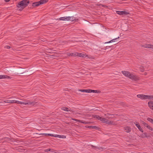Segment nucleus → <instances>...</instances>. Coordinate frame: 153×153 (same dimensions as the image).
<instances>
[{"label": "nucleus", "instance_id": "nucleus-1", "mask_svg": "<svg viewBox=\"0 0 153 153\" xmlns=\"http://www.w3.org/2000/svg\"><path fill=\"white\" fill-rule=\"evenodd\" d=\"M29 3V0H23L19 2L17 5V7L20 11H22L26 7Z\"/></svg>", "mask_w": 153, "mask_h": 153}, {"label": "nucleus", "instance_id": "nucleus-2", "mask_svg": "<svg viewBox=\"0 0 153 153\" xmlns=\"http://www.w3.org/2000/svg\"><path fill=\"white\" fill-rule=\"evenodd\" d=\"M101 121L104 123H105L108 125H114L115 123L114 122L109 121L104 118L101 117L100 120Z\"/></svg>", "mask_w": 153, "mask_h": 153}, {"label": "nucleus", "instance_id": "nucleus-3", "mask_svg": "<svg viewBox=\"0 0 153 153\" xmlns=\"http://www.w3.org/2000/svg\"><path fill=\"white\" fill-rule=\"evenodd\" d=\"M48 1V0H41L39 1L33 3L32 6L33 7H37L40 5L46 3Z\"/></svg>", "mask_w": 153, "mask_h": 153}, {"label": "nucleus", "instance_id": "nucleus-4", "mask_svg": "<svg viewBox=\"0 0 153 153\" xmlns=\"http://www.w3.org/2000/svg\"><path fill=\"white\" fill-rule=\"evenodd\" d=\"M128 78L131 80L134 81H137L140 79L139 77L138 76L131 73L130 74Z\"/></svg>", "mask_w": 153, "mask_h": 153}, {"label": "nucleus", "instance_id": "nucleus-5", "mask_svg": "<svg viewBox=\"0 0 153 153\" xmlns=\"http://www.w3.org/2000/svg\"><path fill=\"white\" fill-rule=\"evenodd\" d=\"M36 103L33 101H30L29 100H27L26 102H24V105H34Z\"/></svg>", "mask_w": 153, "mask_h": 153}, {"label": "nucleus", "instance_id": "nucleus-6", "mask_svg": "<svg viewBox=\"0 0 153 153\" xmlns=\"http://www.w3.org/2000/svg\"><path fill=\"white\" fill-rule=\"evenodd\" d=\"M122 73L126 77H129L131 73L128 71H122Z\"/></svg>", "mask_w": 153, "mask_h": 153}, {"label": "nucleus", "instance_id": "nucleus-7", "mask_svg": "<svg viewBox=\"0 0 153 153\" xmlns=\"http://www.w3.org/2000/svg\"><path fill=\"white\" fill-rule=\"evenodd\" d=\"M76 56H78L82 57H88V56L86 55L85 54L82 53H79L76 52Z\"/></svg>", "mask_w": 153, "mask_h": 153}, {"label": "nucleus", "instance_id": "nucleus-8", "mask_svg": "<svg viewBox=\"0 0 153 153\" xmlns=\"http://www.w3.org/2000/svg\"><path fill=\"white\" fill-rule=\"evenodd\" d=\"M74 19L73 16L65 17V21H73Z\"/></svg>", "mask_w": 153, "mask_h": 153}, {"label": "nucleus", "instance_id": "nucleus-9", "mask_svg": "<svg viewBox=\"0 0 153 153\" xmlns=\"http://www.w3.org/2000/svg\"><path fill=\"white\" fill-rule=\"evenodd\" d=\"M134 123L135 124L136 126L137 127V128H138L139 130L141 131L142 132H143V130L142 129V128H141L140 126L139 123H137V122H135Z\"/></svg>", "mask_w": 153, "mask_h": 153}, {"label": "nucleus", "instance_id": "nucleus-10", "mask_svg": "<svg viewBox=\"0 0 153 153\" xmlns=\"http://www.w3.org/2000/svg\"><path fill=\"white\" fill-rule=\"evenodd\" d=\"M116 13L118 14L122 15H125L127 14V13L124 11H116Z\"/></svg>", "mask_w": 153, "mask_h": 153}, {"label": "nucleus", "instance_id": "nucleus-11", "mask_svg": "<svg viewBox=\"0 0 153 153\" xmlns=\"http://www.w3.org/2000/svg\"><path fill=\"white\" fill-rule=\"evenodd\" d=\"M137 97L139 98H140L142 99L146 100V95L144 94H138L137 95Z\"/></svg>", "mask_w": 153, "mask_h": 153}, {"label": "nucleus", "instance_id": "nucleus-12", "mask_svg": "<svg viewBox=\"0 0 153 153\" xmlns=\"http://www.w3.org/2000/svg\"><path fill=\"white\" fill-rule=\"evenodd\" d=\"M61 109L62 110L67 111H71L73 112L74 111L71 109H69L68 108L65 107H62L61 108Z\"/></svg>", "mask_w": 153, "mask_h": 153}, {"label": "nucleus", "instance_id": "nucleus-13", "mask_svg": "<svg viewBox=\"0 0 153 153\" xmlns=\"http://www.w3.org/2000/svg\"><path fill=\"white\" fill-rule=\"evenodd\" d=\"M119 38H120L118 36L117 38H116L115 39H113L111 40V41H109V42H105V43L107 44V43H111V42H116V40L117 39H119Z\"/></svg>", "mask_w": 153, "mask_h": 153}, {"label": "nucleus", "instance_id": "nucleus-14", "mask_svg": "<svg viewBox=\"0 0 153 153\" xmlns=\"http://www.w3.org/2000/svg\"><path fill=\"white\" fill-rule=\"evenodd\" d=\"M124 128L126 131L127 133H129L131 131V128L128 126L125 127Z\"/></svg>", "mask_w": 153, "mask_h": 153}, {"label": "nucleus", "instance_id": "nucleus-15", "mask_svg": "<svg viewBox=\"0 0 153 153\" xmlns=\"http://www.w3.org/2000/svg\"><path fill=\"white\" fill-rule=\"evenodd\" d=\"M139 137L142 138L148 137V136L146 133H144L141 134L140 135Z\"/></svg>", "mask_w": 153, "mask_h": 153}, {"label": "nucleus", "instance_id": "nucleus-16", "mask_svg": "<svg viewBox=\"0 0 153 153\" xmlns=\"http://www.w3.org/2000/svg\"><path fill=\"white\" fill-rule=\"evenodd\" d=\"M4 78L11 79V77L7 75H1V79Z\"/></svg>", "mask_w": 153, "mask_h": 153}, {"label": "nucleus", "instance_id": "nucleus-17", "mask_svg": "<svg viewBox=\"0 0 153 153\" xmlns=\"http://www.w3.org/2000/svg\"><path fill=\"white\" fill-rule=\"evenodd\" d=\"M146 99L153 100V96L146 95Z\"/></svg>", "mask_w": 153, "mask_h": 153}, {"label": "nucleus", "instance_id": "nucleus-18", "mask_svg": "<svg viewBox=\"0 0 153 153\" xmlns=\"http://www.w3.org/2000/svg\"><path fill=\"white\" fill-rule=\"evenodd\" d=\"M4 102L7 103H15V100H6V101H4Z\"/></svg>", "mask_w": 153, "mask_h": 153}, {"label": "nucleus", "instance_id": "nucleus-19", "mask_svg": "<svg viewBox=\"0 0 153 153\" xmlns=\"http://www.w3.org/2000/svg\"><path fill=\"white\" fill-rule=\"evenodd\" d=\"M67 55L69 56H76V52L74 53H68L67 54Z\"/></svg>", "mask_w": 153, "mask_h": 153}, {"label": "nucleus", "instance_id": "nucleus-20", "mask_svg": "<svg viewBox=\"0 0 153 153\" xmlns=\"http://www.w3.org/2000/svg\"><path fill=\"white\" fill-rule=\"evenodd\" d=\"M144 127H146L148 129L151 131L153 130L152 128L147 123H146V125L144 126Z\"/></svg>", "mask_w": 153, "mask_h": 153}, {"label": "nucleus", "instance_id": "nucleus-21", "mask_svg": "<svg viewBox=\"0 0 153 153\" xmlns=\"http://www.w3.org/2000/svg\"><path fill=\"white\" fill-rule=\"evenodd\" d=\"M15 103L18 104H20L21 105H24V102H21L18 100H15Z\"/></svg>", "mask_w": 153, "mask_h": 153}, {"label": "nucleus", "instance_id": "nucleus-22", "mask_svg": "<svg viewBox=\"0 0 153 153\" xmlns=\"http://www.w3.org/2000/svg\"><path fill=\"white\" fill-rule=\"evenodd\" d=\"M143 46L145 48H151V45L146 44L143 45Z\"/></svg>", "mask_w": 153, "mask_h": 153}, {"label": "nucleus", "instance_id": "nucleus-23", "mask_svg": "<svg viewBox=\"0 0 153 153\" xmlns=\"http://www.w3.org/2000/svg\"><path fill=\"white\" fill-rule=\"evenodd\" d=\"M86 127L88 128H93L96 129L97 128L96 126H86Z\"/></svg>", "mask_w": 153, "mask_h": 153}, {"label": "nucleus", "instance_id": "nucleus-24", "mask_svg": "<svg viewBox=\"0 0 153 153\" xmlns=\"http://www.w3.org/2000/svg\"><path fill=\"white\" fill-rule=\"evenodd\" d=\"M147 120L153 124V119L150 117L147 118Z\"/></svg>", "mask_w": 153, "mask_h": 153}, {"label": "nucleus", "instance_id": "nucleus-25", "mask_svg": "<svg viewBox=\"0 0 153 153\" xmlns=\"http://www.w3.org/2000/svg\"><path fill=\"white\" fill-rule=\"evenodd\" d=\"M79 91L82 92L88 93L89 89H80Z\"/></svg>", "mask_w": 153, "mask_h": 153}, {"label": "nucleus", "instance_id": "nucleus-26", "mask_svg": "<svg viewBox=\"0 0 153 153\" xmlns=\"http://www.w3.org/2000/svg\"><path fill=\"white\" fill-rule=\"evenodd\" d=\"M107 115H109V116L108 118L109 119L110 118H112L114 117V115L113 114H108Z\"/></svg>", "mask_w": 153, "mask_h": 153}, {"label": "nucleus", "instance_id": "nucleus-27", "mask_svg": "<svg viewBox=\"0 0 153 153\" xmlns=\"http://www.w3.org/2000/svg\"><path fill=\"white\" fill-rule=\"evenodd\" d=\"M97 90H94L91 89H89L88 93H97Z\"/></svg>", "mask_w": 153, "mask_h": 153}, {"label": "nucleus", "instance_id": "nucleus-28", "mask_svg": "<svg viewBox=\"0 0 153 153\" xmlns=\"http://www.w3.org/2000/svg\"><path fill=\"white\" fill-rule=\"evenodd\" d=\"M94 118H96L98 120H100L101 117H100L98 115H95L93 117Z\"/></svg>", "mask_w": 153, "mask_h": 153}, {"label": "nucleus", "instance_id": "nucleus-29", "mask_svg": "<svg viewBox=\"0 0 153 153\" xmlns=\"http://www.w3.org/2000/svg\"><path fill=\"white\" fill-rule=\"evenodd\" d=\"M79 122H81L84 124H88L90 123L89 122H86L85 121H83L82 120H81V121Z\"/></svg>", "mask_w": 153, "mask_h": 153}, {"label": "nucleus", "instance_id": "nucleus-30", "mask_svg": "<svg viewBox=\"0 0 153 153\" xmlns=\"http://www.w3.org/2000/svg\"><path fill=\"white\" fill-rule=\"evenodd\" d=\"M140 71L141 72H143L144 71V67H143V66H141L140 67Z\"/></svg>", "mask_w": 153, "mask_h": 153}, {"label": "nucleus", "instance_id": "nucleus-31", "mask_svg": "<svg viewBox=\"0 0 153 153\" xmlns=\"http://www.w3.org/2000/svg\"><path fill=\"white\" fill-rule=\"evenodd\" d=\"M140 122L144 126L147 123H146L145 122H144V121H143L142 120H140Z\"/></svg>", "mask_w": 153, "mask_h": 153}, {"label": "nucleus", "instance_id": "nucleus-32", "mask_svg": "<svg viewBox=\"0 0 153 153\" xmlns=\"http://www.w3.org/2000/svg\"><path fill=\"white\" fill-rule=\"evenodd\" d=\"M5 139H6V141L9 142H10L11 141V140L9 138H5Z\"/></svg>", "mask_w": 153, "mask_h": 153}, {"label": "nucleus", "instance_id": "nucleus-33", "mask_svg": "<svg viewBox=\"0 0 153 153\" xmlns=\"http://www.w3.org/2000/svg\"><path fill=\"white\" fill-rule=\"evenodd\" d=\"M45 134L46 136L48 135V136H52V137H53V136H54V135H53V134Z\"/></svg>", "mask_w": 153, "mask_h": 153}, {"label": "nucleus", "instance_id": "nucleus-34", "mask_svg": "<svg viewBox=\"0 0 153 153\" xmlns=\"http://www.w3.org/2000/svg\"><path fill=\"white\" fill-rule=\"evenodd\" d=\"M59 138H66V136H65V135H59Z\"/></svg>", "mask_w": 153, "mask_h": 153}, {"label": "nucleus", "instance_id": "nucleus-35", "mask_svg": "<svg viewBox=\"0 0 153 153\" xmlns=\"http://www.w3.org/2000/svg\"><path fill=\"white\" fill-rule=\"evenodd\" d=\"M50 152H51V153H56V151L53 149H51Z\"/></svg>", "mask_w": 153, "mask_h": 153}, {"label": "nucleus", "instance_id": "nucleus-36", "mask_svg": "<svg viewBox=\"0 0 153 153\" xmlns=\"http://www.w3.org/2000/svg\"><path fill=\"white\" fill-rule=\"evenodd\" d=\"M71 119L72 120L76 121H77V122H79L81 121V120H77V119H75L72 118Z\"/></svg>", "mask_w": 153, "mask_h": 153}, {"label": "nucleus", "instance_id": "nucleus-37", "mask_svg": "<svg viewBox=\"0 0 153 153\" xmlns=\"http://www.w3.org/2000/svg\"><path fill=\"white\" fill-rule=\"evenodd\" d=\"M59 20H60L65 21V17L60 18H59Z\"/></svg>", "mask_w": 153, "mask_h": 153}, {"label": "nucleus", "instance_id": "nucleus-38", "mask_svg": "<svg viewBox=\"0 0 153 153\" xmlns=\"http://www.w3.org/2000/svg\"><path fill=\"white\" fill-rule=\"evenodd\" d=\"M50 150H51V149H46L44 151L45 152H48L49 151H50Z\"/></svg>", "mask_w": 153, "mask_h": 153}, {"label": "nucleus", "instance_id": "nucleus-39", "mask_svg": "<svg viewBox=\"0 0 153 153\" xmlns=\"http://www.w3.org/2000/svg\"><path fill=\"white\" fill-rule=\"evenodd\" d=\"M10 48V47L8 45H6L5 46V48L7 49H9Z\"/></svg>", "mask_w": 153, "mask_h": 153}, {"label": "nucleus", "instance_id": "nucleus-40", "mask_svg": "<svg viewBox=\"0 0 153 153\" xmlns=\"http://www.w3.org/2000/svg\"><path fill=\"white\" fill-rule=\"evenodd\" d=\"M53 137H59V135H57V134H55L54 135V136H53Z\"/></svg>", "mask_w": 153, "mask_h": 153}, {"label": "nucleus", "instance_id": "nucleus-41", "mask_svg": "<svg viewBox=\"0 0 153 153\" xmlns=\"http://www.w3.org/2000/svg\"><path fill=\"white\" fill-rule=\"evenodd\" d=\"M10 0H5V1L7 2H8Z\"/></svg>", "mask_w": 153, "mask_h": 153}, {"label": "nucleus", "instance_id": "nucleus-42", "mask_svg": "<svg viewBox=\"0 0 153 153\" xmlns=\"http://www.w3.org/2000/svg\"><path fill=\"white\" fill-rule=\"evenodd\" d=\"M151 48L153 49V45H151Z\"/></svg>", "mask_w": 153, "mask_h": 153}, {"label": "nucleus", "instance_id": "nucleus-43", "mask_svg": "<svg viewBox=\"0 0 153 153\" xmlns=\"http://www.w3.org/2000/svg\"><path fill=\"white\" fill-rule=\"evenodd\" d=\"M144 74H145V75H146V74H147V73H144Z\"/></svg>", "mask_w": 153, "mask_h": 153}, {"label": "nucleus", "instance_id": "nucleus-44", "mask_svg": "<svg viewBox=\"0 0 153 153\" xmlns=\"http://www.w3.org/2000/svg\"><path fill=\"white\" fill-rule=\"evenodd\" d=\"M105 116H106V114H105Z\"/></svg>", "mask_w": 153, "mask_h": 153}]
</instances>
